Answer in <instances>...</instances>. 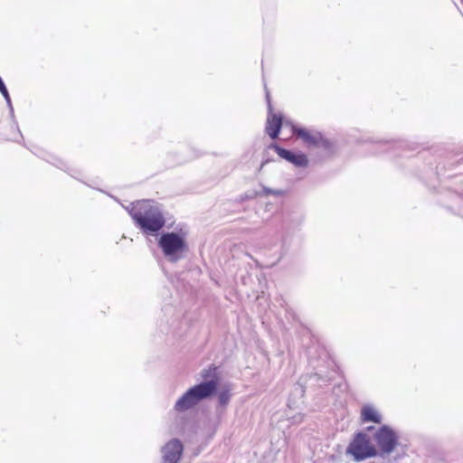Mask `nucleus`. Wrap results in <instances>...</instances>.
Wrapping results in <instances>:
<instances>
[{
	"mask_svg": "<svg viewBox=\"0 0 463 463\" xmlns=\"http://www.w3.org/2000/svg\"><path fill=\"white\" fill-rule=\"evenodd\" d=\"M218 368L211 364L201 371V383L190 387L175 403L174 410L176 412H184L194 409L200 402L208 400L217 394L220 377Z\"/></svg>",
	"mask_w": 463,
	"mask_h": 463,
	"instance_id": "obj_1",
	"label": "nucleus"
},
{
	"mask_svg": "<svg viewBox=\"0 0 463 463\" xmlns=\"http://www.w3.org/2000/svg\"><path fill=\"white\" fill-rule=\"evenodd\" d=\"M0 92L4 98H7L9 95L8 90L3 80H0Z\"/></svg>",
	"mask_w": 463,
	"mask_h": 463,
	"instance_id": "obj_15",
	"label": "nucleus"
},
{
	"mask_svg": "<svg viewBox=\"0 0 463 463\" xmlns=\"http://www.w3.org/2000/svg\"><path fill=\"white\" fill-rule=\"evenodd\" d=\"M380 452L378 455L384 457L390 455L399 444V437L389 425H382L376 430L373 435Z\"/></svg>",
	"mask_w": 463,
	"mask_h": 463,
	"instance_id": "obj_5",
	"label": "nucleus"
},
{
	"mask_svg": "<svg viewBox=\"0 0 463 463\" xmlns=\"http://www.w3.org/2000/svg\"><path fill=\"white\" fill-rule=\"evenodd\" d=\"M135 225L144 233L150 236L158 235L165 225V219L157 205L150 201L137 202V207L129 212Z\"/></svg>",
	"mask_w": 463,
	"mask_h": 463,
	"instance_id": "obj_2",
	"label": "nucleus"
},
{
	"mask_svg": "<svg viewBox=\"0 0 463 463\" xmlns=\"http://www.w3.org/2000/svg\"><path fill=\"white\" fill-rule=\"evenodd\" d=\"M294 392L298 394H299L301 397L304 395L305 390L301 383H298L294 386Z\"/></svg>",
	"mask_w": 463,
	"mask_h": 463,
	"instance_id": "obj_16",
	"label": "nucleus"
},
{
	"mask_svg": "<svg viewBox=\"0 0 463 463\" xmlns=\"http://www.w3.org/2000/svg\"><path fill=\"white\" fill-rule=\"evenodd\" d=\"M258 196H262V194L259 191L251 190L240 195L239 202L242 203L247 200H252Z\"/></svg>",
	"mask_w": 463,
	"mask_h": 463,
	"instance_id": "obj_12",
	"label": "nucleus"
},
{
	"mask_svg": "<svg viewBox=\"0 0 463 463\" xmlns=\"http://www.w3.org/2000/svg\"><path fill=\"white\" fill-rule=\"evenodd\" d=\"M162 463H177L184 452V445L180 439L174 438L161 449Z\"/></svg>",
	"mask_w": 463,
	"mask_h": 463,
	"instance_id": "obj_7",
	"label": "nucleus"
},
{
	"mask_svg": "<svg viewBox=\"0 0 463 463\" xmlns=\"http://www.w3.org/2000/svg\"><path fill=\"white\" fill-rule=\"evenodd\" d=\"M375 430V427H374V426H368V427H366V431L371 432V431H373V430Z\"/></svg>",
	"mask_w": 463,
	"mask_h": 463,
	"instance_id": "obj_20",
	"label": "nucleus"
},
{
	"mask_svg": "<svg viewBox=\"0 0 463 463\" xmlns=\"http://www.w3.org/2000/svg\"><path fill=\"white\" fill-rule=\"evenodd\" d=\"M361 420L363 422H373L380 424L383 416L371 405H364L361 410Z\"/></svg>",
	"mask_w": 463,
	"mask_h": 463,
	"instance_id": "obj_10",
	"label": "nucleus"
},
{
	"mask_svg": "<svg viewBox=\"0 0 463 463\" xmlns=\"http://www.w3.org/2000/svg\"><path fill=\"white\" fill-rule=\"evenodd\" d=\"M269 148L273 149L282 159L291 163L297 167H307L308 165L307 156L302 152H293L272 143Z\"/></svg>",
	"mask_w": 463,
	"mask_h": 463,
	"instance_id": "obj_8",
	"label": "nucleus"
},
{
	"mask_svg": "<svg viewBox=\"0 0 463 463\" xmlns=\"http://www.w3.org/2000/svg\"><path fill=\"white\" fill-rule=\"evenodd\" d=\"M64 165V163L61 162V165H58L59 168H61Z\"/></svg>",
	"mask_w": 463,
	"mask_h": 463,
	"instance_id": "obj_24",
	"label": "nucleus"
},
{
	"mask_svg": "<svg viewBox=\"0 0 463 463\" xmlns=\"http://www.w3.org/2000/svg\"><path fill=\"white\" fill-rule=\"evenodd\" d=\"M304 415L301 413H298L292 417H290L291 423L293 424H298L303 421Z\"/></svg>",
	"mask_w": 463,
	"mask_h": 463,
	"instance_id": "obj_14",
	"label": "nucleus"
},
{
	"mask_svg": "<svg viewBox=\"0 0 463 463\" xmlns=\"http://www.w3.org/2000/svg\"><path fill=\"white\" fill-rule=\"evenodd\" d=\"M313 378H314L316 381H317V382H318V381H320V380H324V378H323V377L321 376V374H320V373H315L313 375H310V380H311V379H313Z\"/></svg>",
	"mask_w": 463,
	"mask_h": 463,
	"instance_id": "obj_19",
	"label": "nucleus"
},
{
	"mask_svg": "<svg viewBox=\"0 0 463 463\" xmlns=\"http://www.w3.org/2000/svg\"><path fill=\"white\" fill-rule=\"evenodd\" d=\"M292 131L294 135L302 138L306 143L312 145L314 146H319V141L321 140V133L312 135L306 128L295 126L292 127Z\"/></svg>",
	"mask_w": 463,
	"mask_h": 463,
	"instance_id": "obj_9",
	"label": "nucleus"
},
{
	"mask_svg": "<svg viewBox=\"0 0 463 463\" xmlns=\"http://www.w3.org/2000/svg\"><path fill=\"white\" fill-rule=\"evenodd\" d=\"M462 4H463V0H461Z\"/></svg>",
	"mask_w": 463,
	"mask_h": 463,
	"instance_id": "obj_25",
	"label": "nucleus"
},
{
	"mask_svg": "<svg viewBox=\"0 0 463 463\" xmlns=\"http://www.w3.org/2000/svg\"><path fill=\"white\" fill-rule=\"evenodd\" d=\"M5 101L7 103V106H8V108L10 109V115H11V117L14 118V108H13V105H12V100H11L10 95H8L7 98H5Z\"/></svg>",
	"mask_w": 463,
	"mask_h": 463,
	"instance_id": "obj_18",
	"label": "nucleus"
},
{
	"mask_svg": "<svg viewBox=\"0 0 463 463\" xmlns=\"http://www.w3.org/2000/svg\"><path fill=\"white\" fill-rule=\"evenodd\" d=\"M346 453L353 456L354 460L362 461L378 455V450L370 442L369 437L364 432H357L349 443Z\"/></svg>",
	"mask_w": 463,
	"mask_h": 463,
	"instance_id": "obj_4",
	"label": "nucleus"
},
{
	"mask_svg": "<svg viewBox=\"0 0 463 463\" xmlns=\"http://www.w3.org/2000/svg\"><path fill=\"white\" fill-rule=\"evenodd\" d=\"M266 90V101L268 106V118L266 123V133L269 136L271 139H276L279 137L282 123H283V116L281 114H276L273 112V107L271 104L270 99V94L269 90H267V87L265 86Z\"/></svg>",
	"mask_w": 463,
	"mask_h": 463,
	"instance_id": "obj_6",
	"label": "nucleus"
},
{
	"mask_svg": "<svg viewBox=\"0 0 463 463\" xmlns=\"http://www.w3.org/2000/svg\"><path fill=\"white\" fill-rule=\"evenodd\" d=\"M330 380H331V376H326V379H325L324 381L328 382Z\"/></svg>",
	"mask_w": 463,
	"mask_h": 463,
	"instance_id": "obj_23",
	"label": "nucleus"
},
{
	"mask_svg": "<svg viewBox=\"0 0 463 463\" xmlns=\"http://www.w3.org/2000/svg\"><path fill=\"white\" fill-rule=\"evenodd\" d=\"M137 204L136 206H134V203H131L129 207L127 208L128 212L129 213L132 208H137Z\"/></svg>",
	"mask_w": 463,
	"mask_h": 463,
	"instance_id": "obj_21",
	"label": "nucleus"
},
{
	"mask_svg": "<svg viewBox=\"0 0 463 463\" xmlns=\"http://www.w3.org/2000/svg\"><path fill=\"white\" fill-rule=\"evenodd\" d=\"M165 258L170 262H177L188 250L186 233L183 232H161L157 241Z\"/></svg>",
	"mask_w": 463,
	"mask_h": 463,
	"instance_id": "obj_3",
	"label": "nucleus"
},
{
	"mask_svg": "<svg viewBox=\"0 0 463 463\" xmlns=\"http://www.w3.org/2000/svg\"><path fill=\"white\" fill-rule=\"evenodd\" d=\"M330 146H331L330 141L328 139L323 137V136L321 135V140L319 141V146L328 149V148H330Z\"/></svg>",
	"mask_w": 463,
	"mask_h": 463,
	"instance_id": "obj_17",
	"label": "nucleus"
},
{
	"mask_svg": "<svg viewBox=\"0 0 463 463\" xmlns=\"http://www.w3.org/2000/svg\"><path fill=\"white\" fill-rule=\"evenodd\" d=\"M260 193L262 194V196H268V195H282L283 194V191L281 190H274V189H271V188H269V187H266V186H263L262 187V191H260Z\"/></svg>",
	"mask_w": 463,
	"mask_h": 463,
	"instance_id": "obj_13",
	"label": "nucleus"
},
{
	"mask_svg": "<svg viewBox=\"0 0 463 463\" xmlns=\"http://www.w3.org/2000/svg\"><path fill=\"white\" fill-rule=\"evenodd\" d=\"M232 398L231 389L228 386H223L218 392V405L225 408Z\"/></svg>",
	"mask_w": 463,
	"mask_h": 463,
	"instance_id": "obj_11",
	"label": "nucleus"
},
{
	"mask_svg": "<svg viewBox=\"0 0 463 463\" xmlns=\"http://www.w3.org/2000/svg\"><path fill=\"white\" fill-rule=\"evenodd\" d=\"M407 146V144H406L404 141H401V142H399V146H400V147H403V146Z\"/></svg>",
	"mask_w": 463,
	"mask_h": 463,
	"instance_id": "obj_22",
	"label": "nucleus"
}]
</instances>
